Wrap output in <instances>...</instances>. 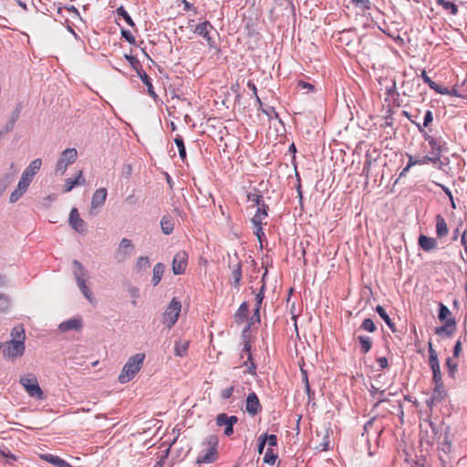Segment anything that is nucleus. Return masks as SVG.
<instances>
[{"mask_svg":"<svg viewBox=\"0 0 467 467\" xmlns=\"http://www.w3.org/2000/svg\"><path fill=\"white\" fill-rule=\"evenodd\" d=\"M72 273L77 282L78 287L83 294L86 299L91 304L95 303V298L92 296L90 289L88 288L87 282L89 278V274L84 265L78 260L72 262Z\"/></svg>","mask_w":467,"mask_h":467,"instance_id":"1","label":"nucleus"},{"mask_svg":"<svg viewBox=\"0 0 467 467\" xmlns=\"http://www.w3.org/2000/svg\"><path fill=\"white\" fill-rule=\"evenodd\" d=\"M144 359L145 354L143 353H137L130 357L126 362V364L123 366L122 370L119 375V381L121 384H125L130 381L140 370Z\"/></svg>","mask_w":467,"mask_h":467,"instance_id":"2","label":"nucleus"},{"mask_svg":"<svg viewBox=\"0 0 467 467\" xmlns=\"http://www.w3.org/2000/svg\"><path fill=\"white\" fill-rule=\"evenodd\" d=\"M78 159V150L75 148H67L64 150L57 161L55 173L56 175H64L69 165H72Z\"/></svg>","mask_w":467,"mask_h":467,"instance_id":"3","label":"nucleus"},{"mask_svg":"<svg viewBox=\"0 0 467 467\" xmlns=\"http://www.w3.org/2000/svg\"><path fill=\"white\" fill-rule=\"evenodd\" d=\"M19 382L24 387L25 390L30 397L36 398L40 400L45 399L44 392L41 389L37 379L35 375H24L20 378Z\"/></svg>","mask_w":467,"mask_h":467,"instance_id":"4","label":"nucleus"},{"mask_svg":"<svg viewBox=\"0 0 467 467\" xmlns=\"http://www.w3.org/2000/svg\"><path fill=\"white\" fill-rule=\"evenodd\" d=\"M182 310V304L176 298H172L163 313V324L171 328L177 322Z\"/></svg>","mask_w":467,"mask_h":467,"instance_id":"5","label":"nucleus"},{"mask_svg":"<svg viewBox=\"0 0 467 467\" xmlns=\"http://www.w3.org/2000/svg\"><path fill=\"white\" fill-rule=\"evenodd\" d=\"M135 247L131 240L122 238L115 253V259L121 263L128 260L134 253Z\"/></svg>","mask_w":467,"mask_h":467,"instance_id":"6","label":"nucleus"},{"mask_svg":"<svg viewBox=\"0 0 467 467\" xmlns=\"http://www.w3.org/2000/svg\"><path fill=\"white\" fill-rule=\"evenodd\" d=\"M419 131L422 134L424 140L429 142V145L431 149V153L433 154L432 157H439L440 155L445 150V142L437 140L431 135H429L424 129L421 128L420 123H415Z\"/></svg>","mask_w":467,"mask_h":467,"instance_id":"7","label":"nucleus"},{"mask_svg":"<svg viewBox=\"0 0 467 467\" xmlns=\"http://www.w3.org/2000/svg\"><path fill=\"white\" fill-rule=\"evenodd\" d=\"M238 421L236 416H228L225 413L218 414L216 417V424L218 426H225L223 431L224 435L231 436L234 433V425Z\"/></svg>","mask_w":467,"mask_h":467,"instance_id":"8","label":"nucleus"},{"mask_svg":"<svg viewBox=\"0 0 467 467\" xmlns=\"http://www.w3.org/2000/svg\"><path fill=\"white\" fill-rule=\"evenodd\" d=\"M188 262V254L185 251H179L172 260V272L174 275L184 273Z\"/></svg>","mask_w":467,"mask_h":467,"instance_id":"9","label":"nucleus"},{"mask_svg":"<svg viewBox=\"0 0 467 467\" xmlns=\"http://www.w3.org/2000/svg\"><path fill=\"white\" fill-rule=\"evenodd\" d=\"M69 224L70 226L78 234H86L87 233V225L84 220L79 216L78 211L77 208H73L69 214Z\"/></svg>","mask_w":467,"mask_h":467,"instance_id":"10","label":"nucleus"},{"mask_svg":"<svg viewBox=\"0 0 467 467\" xmlns=\"http://www.w3.org/2000/svg\"><path fill=\"white\" fill-rule=\"evenodd\" d=\"M3 352L8 358L20 357L25 352V343L10 340L4 346Z\"/></svg>","mask_w":467,"mask_h":467,"instance_id":"11","label":"nucleus"},{"mask_svg":"<svg viewBox=\"0 0 467 467\" xmlns=\"http://www.w3.org/2000/svg\"><path fill=\"white\" fill-rule=\"evenodd\" d=\"M114 19L121 29H123L124 26H128L130 27H133L135 26L131 16L129 15V13L123 6H119L117 8L114 14Z\"/></svg>","mask_w":467,"mask_h":467,"instance_id":"12","label":"nucleus"},{"mask_svg":"<svg viewBox=\"0 0 467 467\" xmlns=\"http://www.w3.org/2000/svg\"><path fill=\"white\" fill-rule=\"evenodd\" d=\"M245 410L251 416H255L262 410L259 399L254 392L248 394L245 401Z\"/></svg>","mask_w":467,"mask_h":467,"instance_id":"13","label":"nucleus"},{"mask_svg":"<svg viewBox=\"0 0 467 467\" xmlns=\"http://www.w3.org/2000/svg\"><path fill=\"white\" fill-rule=\"evenodd\" d=\"M42 160L36 158L33 160L22 173V177L33 181L35 175L40 171Z\"/></svg>","mask_w":467,"mask_h":467,"instance_id":"14","label":"nucleus"},{"mask_svg":"<svg viewBox=\"0 0 467 467\" xmlns=\"http://www.w3.org/2000/svg\"><path fill=\"white\" fill-rule=\"evenodd\" d=\"M107 196L108 192L106 188L97 189L92 195L91 209L100 208L105 203Z\"/></svg>","mask_w":467,"mask_h":467,"instance_id":"15","label":"nucleus"},{"mask_svg":"<svg viewBox=\"0 0 467 467\" xmlns=\"http://www.w3.org/2000/svg\"><path fill=\"white\" fill-rule=\"evenodd\" d=\"M418 244L425 252H431L437 248L438 242L433 237H429L424 234H420L418 239Z\"/></svg>","mask_w":467,"mask_h":467,"instance_id":"16","label":"nucleus"},{"mask_svg":"<svg viewBox=\"0 0 467 467\" xmlns=\"http://www.w3.org/2000/svg\"><path fill=\"white\" fill-rule=\"evenodd\" d=\"M86 183V180L83 177V171H78L77 176L75 178H68L65 181V192H70L74 187L78 185H84Z\"/></svg>","mask_w":467,"mask_h":467,"instance_id":"17","label":"nucleus"},{"mask_svg":"<svg viewBox=\"0 0 467 467\" xmlns=\"http://www.w3.org/2000/svg\"><path fill=\"white\" fill-rule=\"evenodd\" d=\"M436 221V235L438 238H443L448 235L449 229L445 219L441 214H437L435 217Z\"/></svg>","mask_w":467,"mask_h":467,"instance_id":"18","label":"nucleus"},{"mask_svg":"<svg viewBox=\"0 0 467 467\" xmlns=\"http://www.w3.org/2000/svg\"><path fill=\"white\" fill-rule=\"evenodd\" d=\"M456 328V322L454 318H449L446 320L445 324L441 327H438L435 328V334L442 335L446 334L447 336H451Z\"/></svg>","mask_w":467,"mask_h":467,"instance_id":"19","label":"nucleus"},{"mask_svg":"<svg viewBox=\"0 0 467 467\" xmlns=\"http://www.w3.org/2000/svg\"><path fill=\"white\" fill-rule=\"evenodd\" d=\"M242 352L247 355V360L244 361V365L247 366V372L250 374H255L256 366L252 360L251 345L248 341H245Z\"/></svg>","mask_w":467,"mask_h":467,"instance_id":"20","label":"nucleus"},{"mask_svg":"<svg viewBox=\"0 0 467 467\" xmlns=\"http://www.w3.org/2000/svg\"><path fill=\"white\" fill-rule=\"evenodd\" d=\"M391 38L398 46H403L409 40L407 31L400 34V31H382Z\"/></svg>","mask_w":467,"mask_h":467,"instance_id":"21","label":"nucleus"},{"mask_svg":"<svg viewBox=\"0 0 467 467\" xmlns=\"http://www.w3.org/2000/svg\"><path fill=\"white\" fill-rule=\"evenodd\" d=\"M268 216V206L265 203H262L261 206L257 207L256 213L252 218L251 222L253 224H263V221Z\"/></svg>","mask_w":467,"mask_h":467,"instance_id":"22","label":"nucleus"},{"mask_svg":"<svg viewBox=\"0 0 467 467\" xmlns=\"http://www.w3.org/2000/svg\"><path fill=\"white\" fill-rule=\"evenodd\" d=\"M438 161H440L439 157L423 156L420 159L414 160L412 156H409V167H412L414 165H423L430 162L437 164Z\"/></svg>","mask_w":467,"mask_h":467,"instance_id":"23","label":"nucleus"},{"mask_svg":"<svg viewBox=\"0 0 467 467\" xmlns=\"http://www.w3.org/2000/svg\"><path fill=\"white\" fill-rule=\"evenodd\" d=\"M81 327V321L79 319H68L67 321L62 322L58 328L62 332H67L69 330H77Z\"/></svg>","mask_w":467,"mask_h":467,"instance_id":"24","label":"nucleus"},{"mask_svg":"<svg viewBox=\"0 0 467 467\" xmlns=\"http://www.w3.org/2000/svg\"><path fill=\"white\" fill-rule=\"evenodd\" d=\"M161 228L164 234L169 235L173 232L174 223L170 215H163L161 219Z\"/></svg>","mask_w":467,"mask_h":467,"instance_id":"25","label":"nucleus"},{"mask_svg":"<svg viewBox=\"0 0 467 467\" xmlns=\"http://www.w3.org/2000/svg\"><path fill=\"white\" fill-rule=\"evenodd\" d=\"M165 271V265L162 263H158L153 267V275L151 283L154 286L158 285L161 282Z\"/></svg>","mask_w":467,"mask_h":467,"instance_id":"26","label":"nucleus"},{"mask_svg":"<svg viewBox=\"0 0 467 467\" xmlns=\"http://www.w3.org/2000/svg\"><path fill=\"white\" fill-rule=\"evenodd\" d=\"M242 265L240 263L236 264L232 271L230 283L234 287H239L242 279Z\"/></svg>","mask_w":467,"mask_h":467,"instance_id":"27","label":"nucleus"},{"mask_svg":"<svg viewBox=\"0 0 467 467\" xmlns=\"http://www.w3.org/2000/svg\"><path fill=\"white\" fill-rule=\"evenodd\" d=\"M43 458L56 467H72L67 462L53 454H46Z\"/></svg>","mask_w":467,"mask_h":467,"instance_id":"28","label":"nucleus"},{"mask_svg":"<svg viewBox=\"0 0 467 467\" xmlns=\"http://www.w3.org/2000/svg\"><path fill=\"white\" fill-rule=\"evenodd\" d=\"M11 340L18 343H25V329L23 326H16L11 331Z\"/></svg>","mask_w":467,"mask_h":467,"instance_id":"29","label":"nucleus"},{"mask_svg":"<svg viewBox=\"0 0 467 467\" xmlns=\"http://www.w3.org/2000/svg\"><path fill=\"white\" fill-rule=\"evenodd\" d=\"M216 449L211 447L203 455H200L197 459L199 463H211L215 461Z\"/></svg>","mask_w":467,"mask_h":467,"instance_id":"30","label":"nucleus"},{"mask_svg":"<svg viewBox=\"0 0 467 467\" xmlns=\"http://www.w3.org/2000/svg\"><path fill=\"white\" fill-rule=\"evenodd\" d=\"M189 342L187 340H177L174 346V354L178 357H184L187 354Z\"/></svg>","mask_w":467,"mask_h":467,"instance_id":"31","label":"nucleus"},{"mask_svg":"<svg viewBox=\"0 0 467 467\" xmlns=\"http://www.w3.org/2000/svg\"><path fill=\"white\" fill-rule=\"evenodd\" d=\"M357 339L360 345V349L362 353L366 354L371 349L372 340L369 337L358 336Z\"/></svg>","mask_w":467,"mask_h":467,"instance_id":"32","label":"nucleus"},{"mask_svg":"<svg viewBox=\"0 0 467 467\" xmlns=\"http://www.w3.org/2000/svg\"><path fill=\"white\" fill-rule=\"evenodd\" d=\"M429 354H430L429 365L431 367V370L440 369V363H439V359H438V355H437L436 351L432 348V346H431V343H430V346H429Z\"/></svg>","mask_w":467,"mask_h":467,"instance_id":"33","label":"nucleus"},{"mask_svg":"<svg viewBox=\"0 0 467 467\" xmlns=\"http://www.w3.org/2000/svg\"><path fill=\"white\" fill-rule=\"evenodd\" d=\"M376 312L385 321L386 325L392 330L395 331V325L389 317L388 313L381 306H377Z\"/></svg>","mask_w":467,"mask_h":467,"instance_id":"34","label":"nucleus"},{"mask_svg":"<svg viewBox=\"0 0 467 467\" xmlns=\"http://www.w3.org/2000/svg\"><path fill=\"white\" fill-rule=\"evenodd\" d=\"M139 75L141 81L147 86V91L149 95L155 99L157 98V95L154 92L150 78L144 71L142 73H139Z\"/></svg>","mask_w":467,"mask_h":467,"instance_id":"35","label":"nucleus"},{"mask_svg":"<svg viewBox=\"0 0 467 467\" xmlns=\"http://www.w3.org/2000/svg\"><path fill=\"white\" fill-rule=\"evenodd\" d=\"M436 4L441 6L444 10L449 11L451 15H456L458 12L457 5L447 0H436Z\"/></svg>","mask_w":467,"mask_h":467,"instance_id":"36","label":"nucleus"},{"mask_svg":"<svg viewBox=\"0 0 467 467\" xmlns=\"http://www.w3.org/2000/svg\"><path fill=\"white\" fill-rule=\"evenodd\" d=\"M20 112H21V106H17L16 108V109L12 112L10 120L5 126L6 131H10L14 128L15 123L17 121V119L19 118Z\"/></svg>","mask_w":467,"mask_h":467,"instance_id":"37","label":"nucleus"},{"mask_svg":"<svg viewBox=\"0 0 467 467\" xmlns=\"http://www.w3.org/2000/svg\"><path fill=\"white\" fill-rule=\"evenodd\" d=\"M150 266V262L148 256H140L137 261L135 267L138 271H145Z\"/></svg>","mask_w":467,"mask_h":467,"instance_id":"38","label":"nucleus"},{"mask_svg":"<svg viewBox=\"0 0 467 467\" xmlns=\"http://www.w3.org/2000/svg\"><path fill=\"white\" fill-rule=\"evenodd\" d=\"M174 142L178 148V150H179V155L182 159V161H184L186 159V149H185V146H184V142H183V139L182 136L178 135L175 139H174Z\"/></svg>","mask_w":467,"mask_h":467,"instance_id":"39","label":"nucleus"},{"mask_svg":"<svg viewBox=\"0 0 467 467\" xmlns=\"http://www.w3.org/2000/svg\"><path fill=\"white\" fill-rule=\"evenodd\" d=\"M247 200L253 202L257 207L261 206L264 202L263 196L258 192H249L247 194Z\"/></svg>","mask_w":467,"mask_h":467,"instance_id":"40","label":"nucleus"},{"mask_svg":"<svg viewBox=\"0 0 467 467\" xmlns=\"http://www.w3.org/2000/svg\"><path fill=\"white\" fill-rule=\"evenodd\" d=\"M376 325L374 324L373 320L371 318H365L360 325L359 329H362L364 331L368 332H374L376 330Z\"/></svg>","mask_w":467,"mask_h":467,"instance_id":"41","label":"nucleus"},{"mask_svg":"<svg viewBox=\"0 0 467 467\" xmlns=\"http://www.w3.org/2000/svg\"><path fill=\"white\" fill-rule=\"evenodd\" d=\"M276 459L277 454H275L272 449L268 448L264 456V462L267 464L274 465L276 462Z\"/></svg>","mask_w":467,"mask_h":467,"instance_id":"42","label":"nucleus"},{"mask_svg":"<svg viewBox=\"0 0 467 467\" xmlns=\"http://www.w3.org/2000/svg\"><path fill=\"white\" fill-rule=\"evenodd\" d=\"M12 182V175L5 174L0 179V196L5 192L7 187Z\"/></svg>","mask_w":467,"mask_h":467,"instance_id":"43","label":"nucleus"},{"mask_svg":"<svg viewBox=\"0 0 467 467\" xmlns=\"http://www.w3.org/2000/svg\"><path fill=\"white\" fill-rule=\"evenodd\" d=\"M451 316L450 309L443 304L439 305V314L438 317L441 321L449 319L448 317Z\"/></svg>","mask_w":467,"mask_h":467,"instance_id":"44","label":"nucleus"},{"mask_svg":"<svg viewBox=\"0 0 467 467\" xmlns=\"http://www.w3.org/2000/svg\"><path fill=\"white\" fill-rule=\"evenodd\" d=\"M446 366L448 368L449 376L453 379L457 370V363L453 361L451 358H448L446 360Z\"/></svg>","mask_w":467,"mask_h":467,"instance_id":"45","label":"nucleus"},{"mask_svg":"<svg viewBox=\"0 0 467 467\" xmlns=\"http://www.w3.org/2000/svg\"><path fill=\"white\" fill-rule=\"evenodd\" d=\"M432 371V379L436 385V389H442V379L441 369L431 370Z\"/></svg>","mask_w":467,"mask_h":467,"instance_id":"46","label":"nucleus"},{"mask_svg":"<svg viewBox=\"0 0 467 467\" xmlns=\"http://www.w3.org/2000/svg\"><path fill=\"white\" fill-rule=\"evenodd\" d=\"M353 5L362 10H368L370 8L369 0H352Z\"/></svg>","mask_w":467,"mask_h":467,"instance_id":"47","label":"nucleus"},{"mask_svg":"<svg viewBox=\"0 0 467 467\" xmlns=\"http://www.w3.org/2000/svg\"><path fill=\"white\" fill-rule=\"evenodd\" d=\"M431 88L432 90H434L435 92H437L438 94H441V95H446V94L451 93V90L449 88L441 86V85L437 84L436 82H434L432 84V87H431Z\"/></svg>","mask_w":467,"mask_h":467,"instance_id":"48","label":"nucleus"},{"mask_svg":"<svg viewBox=\"0 0 467 467\" xmlns=\"http://www.w3.org/2000/svg\"><path fill=\"white\" fill-rule=\"evenodd\" d=\"M24 193L25 192L23 191H19V188L16 187V189L11 192L9 202L11 203L16 202L24 195Z\"/></svg>","mask_w":467,"mask_h":467,"instance_id":"49","label":"nucleus"},{"mask_svg":"<svg viewBox=\"0 0 467 467\" xmlns=\"http://www.w3.org/2000/svg\"><path fill=\"white\" fill-rule=\"evenodd\" d=\"M207 25H209L208 21H203L196 24L194 19H190L188 23V27H194V29H206Z\"/></svg>","mask_w":467,"mask_h":467,"instance_id":"50","label":"nucleus"},{"mask_svg":"<svg viewBox=\"0 0 467 467\" xmlns=\"http://www.w3.org/2000/svg\"><path fill=\"white\" fill-rule=\"evenodd\" d=\"M31 182H32V181L21 176V178L18 182L17 187L19 188V191L21 190L24 192H26L27 191L28 187L30 186Z\"/></svg>","mask_w":467,"mask_h":467,"instance_id":"51","label":"nucleus"},{"mask_svg":"<svg viewBox=\"0 0 467 467\" xmlns=\"http://www.w3.org/2000/svg\"><path fill=\"white\" fill-rule=\"evenodd\" d=\"M261 110L269 118V119H277L278 114L275 111L274 107L268 106L266 108H262Z\"/></svg>","mask_w":467,"mask_h":467,"instance_id":"52","label":"nucleus"},{"mask_svg":"<svg viewBox=\"0 0 467 467\" xmlns=\"http://www.w3.org/2000/svg\"><path fill=\"white\" fill-rule=\"evenodd\" d=\"M263 437L265 438V442L268 443L270 447H274L277 445V437L275 434H263Z\"/></svg>","mask_w":467,"mask_h":467,"instance_id":"53","label":"nucleus"},{"mask_svg":"<svg viewBox=\"0 0 467 467\" xmlns=\"http://www.w3.org/2000/svg\"><path fill=\"white\" fill-rule=\"evenodd\" d=\"M264 291H265V285H262L260 291L258 294H256V307H255V313L259 312L262 301L264 299Z\"/></svg>","mask_w":467,"mask_h":467,"instance_id":"54","label":"nucleus"},{"mask_svg":"<svg viewBox=\"0 0 467 467\" xmlns=\"http://www.w3.org/2000/svg\"><path fill=\"white\" fill-rule=\"evenodd\" d=\"M396 89L395 79H391L390 84L385 88L386 94L389 97H393L396 94Z\"/></svg>","mask_w":467,"mask_h":467,"instance_id":"55","label":"nucleus"},{"mask_svg":"<svg viewBox=\"0 0 467 467\" xmlns=\"http://www.w3.org/2000/svg\"><path fill=\"white\" fill-rule=\"evenodd\" d=\"M253 225L254 228V234L256 235L259 242L262 243L263 238L265 237V233H264L263 227H262L263 224H253Z\"/></svg>","mask_w":467,"mask_h":467,"instance_id":"56","label":"nucleus"},{"mask_svg":"<svg viewBox=\"0 0 467 467\" xmlns=\"http://www.w3.org/2000/svg\"><path fill=\"white\" fill-rule=\"evenodd\" d=\"M433 120V115H432V112L431 110H427L425 112V115H424V120H423V124L420 125L421 128H427Z\"/></svg>","mask_w":467,"mask_h":467,"instance_id":"57","label":"nucleus"},{"mask_svg":"<svg viewBox=\"0 0 467 467\" xmlns=\"http://www.w3.org/2000/svg\"><path fill=\"white\" fill-rule=\"evenodd\" d=\"M234 391V387H229L227 389H224L221 392V397L223 400H228L233 396V393Z\"/></svg>","mask_w":467,"mask_h":467,"instance_id":"58","label":"nucleus"},{"mask_svg":"<svg viewBox=\"0 0 467 467\" xmlns=\"http://www.w3.org/2000/svg\"><path fill=\"white\" fill-rule=\"evenodd\" d=\"M124 57L134 69L138 68V67L140 66V62L135 57L127 54Z\"/></svg>","mask_w":467,"mask_h":467,"instance_id":"59","label":"nucleus"},{"mask_svg":"<svg viewBox=\"0 0 467 467\" xmlns=\"http://www.w3.org/2000/svg\"><path fill=\"white\" fill-rule=\"evenodd\" d=\"M297 87L300 89H306L307 92L314 90V86L312 84H310V83H307V82L304 81V80H299L297 82Z\"/></svg>","mask_w":467,"mask_h":467,"instance_id":"60","label":"nucleus"},{"mask_svg":"<svg viewBox=\"0 0 467 467\" xmlns=\"http://www.w3.org/2000/svg\"><path fill=\"white\" fill-rule=\"evenodd\" d=\"M122 36L130 44L135 43V36L132 34V31H120Z\"/></svg>","mask_w":467,"mask_h":467,"instance_id":"61","label":"nucleus"},{"mask_svg":"<svg viewBox=\"0 0 467 467\" xmlns=\"http://www.w3.org/2000/svg\"><path fill=\"white\" fill-rule=\"evenodd\" d=\"M198 32L202 36V38L207 40L209 46L214 45V41H212V36H210L211 31H198Z\"/></svg>","mask_w":467,"mask_h":467,"instance_id":"62","label":"nucleus"},{"mask_svg":"<svg viewBox=\"0 0 467 467\" xmlns=\"http://www.w3.org/2000/svg\"><path fill=\"white\" fill-rule=\"evenodd\" d=\"M248 309V305L246 302H243L241 306H239L236 315L239 317L245 316Z\"/></svg>","mask_w":467,"mask_h":467,"instance_id":"63","label":"nucleus"},{"mask_svg":"<svg viewBox=\"0 0 467 467\" xmlns=\"http://www.w3.org/2000/svg\"><path fill=\"white\" fill-rule=\"evenodd\" d=\"M377 363L379 364L380 369H384L389 366L388 358L386 357L378 358Z\"/></svg>","mask_w":467,"mask_h":467,"instance_id":"64","label":"nucleus"}]
</instances>
